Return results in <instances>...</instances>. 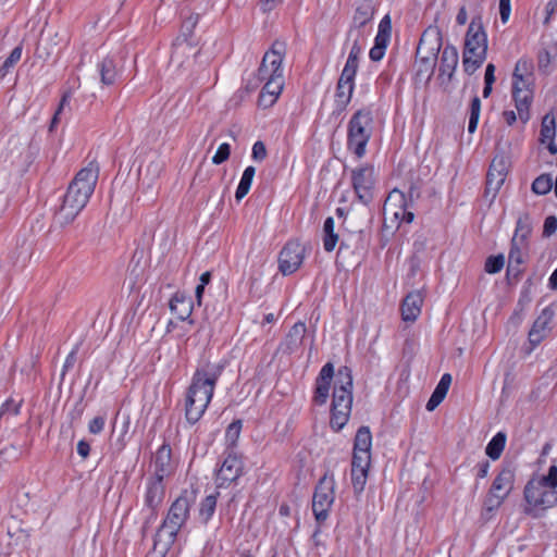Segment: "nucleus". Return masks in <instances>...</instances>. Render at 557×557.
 <instances>
[{"mask_svg":"<svg viewBox=\"0 0 557 557\" xmlns=\"http://www.w3.org/2000/svg\"><path fill=\"white\" fill-rule=\"evenodd\" d=\"M224 364L205 362L198 367L185 394L184 411L188 423H197L205 414Z\"/></svg>","mask_w":557,"mask_h":557,"instance_id":"f257e3e1","label":"nucleus"},{"mask_svg":"<svg viewBox=\"0 0 557 557\" xmlns=\"http://www.w3.org/2000/svg\"><path fill=\"white\" fill-rule=\"evenodd\" d=\"M99 171V164L96 161H90L70 182L62 205L55 213L57 222L60 225L64 226L72 223L86 207L95 191Z\"/></svg>","mask_w":557,"mask_h":557,"instance_id":"f03ea898","label":"nucleus"},{"mask_svg":"<svg viewBox=\"0 0 557 557\" xmlns=\"http://www.w3.org/2000/svg\"><path fill=\"white\" fill-rule=\"evenodd\" d=\"M557 466L549 467L547 474L532 478L524 486L523 497L527 503L524 513L541 517L545 510L557 505Z\"/></svg>","mask_w":557,"mask_h":557,"instance_id":"7ed1b4c3","label":"nucleus"},{"mask_svg":"<svg viewBox=\"0 0 557 557\" xmlns=\"http://www.w3.org/2000/svg\"><path fill=\"white\" fill-rule=\"evenodd\" d=\"M352 405V374L344 366L337 370L333 391L330 425L335 431L342 430L348 422Z\"/></svg>","mask_w":557,"mask_h":557,"instance_id":"20e7f679","label":"nucleus"},{"mask_svg":"<svg viewBox=\"0 0 557 557\" xmlns=\"http://www.w3.org/2000/svg\"><path fill=\"white\" fill-rule=\"evenodd\" d=\"M487 54V35L481 16L471 20L465 37L462 66L468 75H472L482 66Z\"/></svg>","mask_w":557,"mask_h":557,"instance_id":"39448f33","label":"nucleus"},{"mask_svg":"<svg viewBox=\"0 0 557 557\" xmlns=\"http://www.w3.org/2000/svg\"><path fill=\"white\" fill-rule=\"evenodd\" d=\"M373 112L370 108L357 110L347 125V148L358 159L364 157L367 145L373 133Z\"/></svg>","mask_w":557,"mask_h":557,"instance_id":"423d86ee","label":"nucleus"},{"mask_svg":"<svg viewBox=\"0 0 557 557\" xmlns=\"http://www.w3.org/2000/svg\"><path fill=\"white\" fill-rule=\"evenodd\" d=\"M442 48V32L436 26L428 27L421 35L416 53L417 76H426L429 81L435 70L437 55Z\"/></svg>","mask_w":557,"mask_h":557,"instance_id":"0eeeda50","label":"nucleus"},{"mask_svg":"<svg viewBox=\"0 0 557 557\" xmlns=\"http://www.w3.org/2000/svg\"><path fill=\"white\" fill-rule=\"evenodd\" d=\"M194 502V494L188 491H183L182 494L171 504L162 524L157 531V536L166 534V545L175 543L178 532L189 519L190 508Z\"/></svg>","mask_w":557,"mask_h":557,"instance_id":"6e6552de","label":"nucleus"},{"mask_svg":"<svg viewBox=\"0 0 557 557\" xmlns=\"http://www.w3.org/2000/svg\"><path fill=\"white\" fill-rule=\"evenodd\" d=\"M335 480L327 472L319 480L312 496V511L319 524L323 523L335 499Z\"/></svg>","mask_w":557,"mask_h":557,"instance_id":"1a4fd4ad","label":"nucleus"},{"mask_svg":"<svg viewBox=\"0 0 557 557\" xmlns=\"http://www.w3.org/2000/svg\"><path fill=\"white\" fill-rule=\"evenodd\" d=\"M376 184L375 169L373 165L363 164L351 171V186L357 199L368 206L374 199Z\"/></svg>","mask_w":557,"mask_h":557,"instance_id":"9d476101","label":"nucleus"},{"mask_svg":"<svg viewBox=\"0 0 557 557\" xmlns=\"http://www.w3.org/2000/svg\"><path fill=\"white\" fill-rule=\"evenodd\" d=\"M306 256L305 246L297 239L288 240L278 253V271L284 275L295 273Z\"/></svg>","mask_w":557,"mask_h":557,"instance_id":"9b49d317","label":"nucleus"},{"mask_svg":"<svg viewBox=\"0 0 557 557\" xmlns=\"http://www.w3.org/2000/svg\"><path fill=\"white\" fill-rule=\"evenodd\" d=\"M165 497V483L164 480L148 476L145 483L144 491V506L149 510V517L146 523L157 518L158 509L162 505Z\"/></svg>","mask_w":557,"mask_h":557,"instance_id":"f8f14e48","label":"nucleus"},{"mask_svg":"<svg viewBox=\"0 0 557 557\" xmlns=\"http://www.w3.org/2000/svg\"><path fill=\"white\" fill-rule=\"evenodd\" d=\"M244 471V462L242 457L234 450L226 451V456L216 472V487H227L231 483L242 476Z\"/></svg>","mask_w":557,"mask_h":557,"instance_id":"ddd939ff","label":"nucleus"},{"mask_svg":"<svg viewBox=\"0 0 557 557\" xmlns=\"http://www.w3.org/2000/svg\"><path fill=\"white\" fill-rule=\"evenodd\" d=\"M508 174V160L503 154L494 157L490 164L486 175V194H492L493 197L498 193L503 186Z\"/></svg>","mask_w":557,"mask_h":557,"instance_id":"4468645a","label":"nucleus"},{"mask_svg":"<svg viewBox=\"0 0 557 557\" xmlns=\"http://www.w3.org/2000/svg\"><path fill=\"white\" fill-rule=\"evenodd\" d=\"M371 465V453L352 451L351 483L356 494L364 490Z\"/></svg>","mask_w":557,"mask_h":557,"instance_id":"2eb2a0df","label":"nucleus"},{"mask_svg":"<svg viewBox=\"0 0 557 557\" xmlns=\"http://www.w3.org/2000/svg\"><path fill=\"white\" fill-rule=\"evenodd\" d=\"M175 471V462L172 459V448L163 443L153 456V473L150 476L164 480Z\"/></svg>","mask_w":557,"mask_h":557,"instance_id":"dca6fc26","label":"nucleus"},{"mask_svg":"<svg viewBox=\"0 0 557 557\" xmlns=\"http://www.w3.org/2000/svg\"><path fill=\"white\" fill-rule=\"evenodd\" d=\"M333 376L334 366L332 362H327L322 367L319 375L315 379V388L313 395V403L315 405L322 406L326 404Z\"/></svg>","mask_w":557,"mask_h":557,"instance_id":"f3484780","label":"nucleus"},{"mask_svg":"<svg viewBox=\"0 0 557 557\" xmlns=\"http://www.w3.org/2000/svg\"><path fill=\"white\" fill-rule=\"evenodd\" d=\"M375 11L376 4L374 0H360L352 16V24L348 30V38L352 36L355 30H357V34H361L360 28L371 22Z\"/></svg>","mask_w":557,"mask_h":557,"instance_id":"a211bd4d","label":"nucleus"},{"mask_svg":"<svg viewBox=\"0 0 557 557\" xmlns=\"http://www.w3.org/2000/svg\"><path fill=\"white\" fill-rule=\"evenodd\" d=\"M355 88V79L341 75L335 91V110L337 115L342 114L349 104Z\"/></svg>","mask_w":557,"mask_h":557,"instance_id":"6ab92c4d","label":"nucleus"},{"mask_svg":"<svg viewBox=\"0 0 557 557\" xmlns=\"http://www.w3.org/2000/svg\"><path fill=\"white\" fill-rule=\"evenodd\" d=\"M555 315V311L550 307H546L542 310L540 315L533 323L531 331L529 332V341L533 346L539 345L546 335L548 325Z\"/></svg>","mask_w":557,"mask_h":557,"instance_id":"aec40b11","label":"nucleus"},{"mask_svg":"<svg viewBox=\"0 0 557 557\" xmlns=\"http://www.w3.org/2000/svg\"><path fill=\"white\" fill-rule=\"evenodd\" d=\"M385 207H395L399 209L394 211L396 219L400 218L401 221L407 223H411L414 219V214L411 211H407V208L409 207L407 196L398 189H393L388 194L385 201Z\"/></svg>","mask_w":557,"mask_h":557,"instance_id":"412c9836","label":"nucleus"},{"mask_svg":"<svg viewBox=\"0 0 557 557\" xmlns=\"http://www.w3.org/2000/svg\"><path fill=\"white\" fill-rule=\"evenodd\" d=\"M286 54V42L275 40L271 48L264 53V62L271 67V75H283L282 63Z\"/></svg>","mask_w":557,"mask_h":557,"instance_id":"4be33fe9","label":"nucleus"},{"mask_svg":"<svg viewBox=\"0 0 557 557\" xmlns=\"http://www.w3.org/2000/svg\"><path fill=\"white\" fill-rule=\"evenodd\" d=\"M515 470L510 466L503 467L495 476L490 490L508 497L513 488Z\"/></svg>","mask_w":557,"mask_h":557,"instance_id":"5701e85b","label":"nucleus"},{"mask_svg":"<svg viewBox=\"0 0 557 557\" xmlns=\"http://www.w3.org/2000/svg\"><path fill=\"white\" fill-rule=\"evenodd\" d=\"M512 98L515 100L518 116L522 123H527L530 119V106L533 99L532 88L519 87L512 88Z\"/></svg>","mask_w":557,"mask_h":557,"instance_id":"b1692460","label":"nucleus"},{"mask_svg":"<svg viewBox=\"0 0 557 557\" xmlns=\"http://www.w3.org/2000/svg\"><path fill=\"white\" fill-rule=\"evenodd\" d=\"M423 302L422 295L419 292L409 293L401 304V317L406 322H413L421 313Z\"/></svg>","mask_w":557,"mask_h":557,"instance_id":"393cba45","label":"nucleus"},{"mask_svg":"<svg viewBox=\"0 0 557 557\" xmlns=\"http://www.w3.org/2000/svg\"><path fill=\"white\" fill-rule=\"evenodd\" d=\"M362 37V34L358 33L352 41L347 61L345 63V66L342 71L343 76H345V79L347 77L354 78L356 77L358 67H359V58L362 52V46L360 42V39Z\"/></svg>","mask_w":557,"mask_h":557,"instance_id":"a878e982","label":"nucleus"},{"mask_svg":"<svg viewBox=\"0 0 557 557\" xmlns=\"http://www.w3.org/2000/svg\"><path fill=\"white\" fill-rule=\"evenodd\" d=\"M533 231V219L530 213L524 212L519 215L516 228L513 232V236L511 242H515L518 245L525 244L530 246L529 239Z\"/></svg>","mask_w":557,"mask_h":557,"instance_id":"bb28decb","label":"nucleus"},{"mask_svg":"<svg viewBox=\"0 0 557 557\" xmlns=\"http://www.w3.org/2000/svg\"><path fill=\"white\" fill-rule=\"evenodd\" d=\"M170 310L181 321L187 320L193 312V301L184 293H175L170 300Z\"/></svg>","mask_w":557,"mask_h":557,"instance_id":"cd10ccee","label":"nucleus"},{"mask_svg":"<svg viewBox=\"0 0 557 557\" xmlns=\"http://www.w3.org/2000/svg\"><path fill=\"white\" fill-rule=\"evenodd\" d=\"M529 247L530 246L525 244L518 245L515 242L510 243L507 267L508 277L510 276L511 271H516V275L520 274V265L524 262V256L528 253Z\"/></svg>","mask_w":557,"mask_h":557,"instance_id":"c85d7f7f","label":"nucleus"},{"mask_svg":"<svg viewBox=\"0 0 557 557\" xmlns=\"http://www.w3.org/2000/svg\"><path fill=\"white\" fill-rule=\"evenodd\" d=\"M458 60H459L458 51L454 46L447 45L446 47H444V49L442 50V55H441V60H440L441 75H447L448 79H451V77L456 71Z\"/></svg>","mask_w":557,"mask_h":557,"instance_id":"c756f323","label":"nucleus"},{"mask_svg":"<svg viewBox=\"0 0 557 557\" xmlns=\"http://www.w3.org/2000/svg\"><path fill=\"white\" fill-rule=\"evenodd\" d=\"M306 325L302 322L295 323L288 334L285 337V341L283 343L285 351L288 354H293L298 350V348L301 346L302 341L305 338L306 334Z\"/></svg>","mask_w":557,"mask_h":557,"instance_id":"7c9ffc66","label":"nucleus"},{"mask_svg":"<svg viewBox=\"0 0 557 557\" xmlns=\"http://www.w3.org/2000/svg\"><path fill=\"white\" fill-rule=\"evenodd\" d=\"M99 72L101 77V83L103 85H113L120 73L116 67V62L113 58L107 57L99 64Z\"/></svg>","mask_w":557,"mask_h":557,"instance_id":"2f4dec72","label":"nucleus"},{"mask_svg":"<svg viewBox=\"0 0 557 557\" xmlns=\"http://www.w3.org/2000/svg\"><path fill=\"white\" fill-rule=\"evenodd\" d=\"M505 499L506 497H504L503 495L488 490L483 502L481 512L482 518L485 520H490L494 516L496 510L503 505Z\"/></svg>","mask_w":557,"mask_h":557,"instance_id":"473e14b6","label":"nucleus"},{"mask_svg":"<svg viewBox=\"0 0 557 557\" xmlns=\"http://www.w3.org/2000/svg\"><path fill=\"white\" fill-rule=\"evenodd\" d=\"M372 447V434L370 428L362 425L357 430L354 440L352 451L371 453Z\"/></svg>","mask_w":557,"mask_h":557,"instance_id":"72a5a7b5","label":"nucleus"},{"mask_svg":"<svg viewBox=\"0 0 557 557\" xmlns=\"http://www.w3.org/2000/svg\"><path fill=\"white\" fill-rule=\"evenodd\" d=\"M338 242V235L334 231V219L329 216L323 224V248L325 251L331 252L334 250Z\"/></svg>","mask_w":557,"mask_h":557,"instance_id":"f704fd0d","label":"nucleus"},{"mask_svg":"<svg viewBox=\"0 0 557 557\" xmlns=\"http://www.w3.org/2000/svg\"><path fill=\"white\" fill-rule=\"evenodd\" d=\"M557 55V46L553 45L549 47L542 48L537 53V66L539 71L544 74L550 73L552 60Z\"/></svg>","mask_w":557,"mask_h":557,"instance_id":"c9c22d12","label":"nucleus"},{"mask_svg":"<svg viewBox=\"0 0 557 557\" xmlns=\"http://www.w3.org/2000/svg\"><path fill=\"white\" fill-rule=\"evenodd\" d=\"M218 495L219 493L210 494L200 503L199 519L203 524L209 522L215 511Z\"/></svg>","mask_w":557,"mask_h":557,"instance_id":"e433bc0d","label":"nucleus"},{"mask_svg":"<svg viewBox=\"0 0 557 557\" xmlns=\"http://www.w3.org/2000/svg\"><path fill=\"white\" fill-rule=\"evenodd\" d=\"M256 169L253 166H247L242 175L237 189L235 191V199L240 201L249 191Z\"/></svg>","mask_w":557,"mask_h":557,"instance_id":"4c0bfd02","label":"nucleus"},{"mask_svg":"<svg viewBox=\"0 0 557 557\" xmlns=\"http://www.w3.org/2000/svg\"><path fill=\"white\" fill-rule=\"evenodd\" d=\"M506 444V435L502 432L497 433L487 444L485 448L486 455L496 460L500 457Z\"/></svg>","mask_w":557,"mask_h":557,"instance_id":"58836bf2","label":"nucleus"},{"mask_svg":"<svg viewBox=\"0 0 557 557\" xmlns=\"http://www.w3.org/2000/svg\"><path fill=\"white\" fill-rule=\"evenodd\" d=\"M193 47L186 39H177L173 45V50L171 54V63L181 66L184 61L182 60L183 55L186 53H191Z\"/></svg>","mask_w":557,"mask_h":557,"instance_id":"ea45409f","label":"nucleus"},{"mask_svg":"<svg viewBox=\"0 0 557 557\" xmlns=\"http://www.w3.org/2000/svg\"><path fill=\"white\" fill-rule=\"evenodd\" d=\"M541 137L540 140L542 144H546L547 140H553L556 135V123L555 117L550 114L544 115L541 125Z\"/></svg>","mask_w":557,"mask_h":557,"instance_id":"a19ab883","label":"nucleus"},{"mask_svg":"<svg viewBox=\"0 0 557 557\" xmlns=\"http://www.w3.org/2000/svg\"><path fill=\"white\" fill-rule=\"evenodd\" d=\"M265 84L262 87V90L269 94L271 97L277 100L284 87V78L283 75H274L272 79L264 81Z\"/></svg>","mask_w":557,"mask_h":557,"instance_id":"79ce46f5","label":"nucleus"},{"mask_svg":"<svg viewBox=\"0 0 557 557\" xmlns=\"http://www.w3.org/2000/svg\"><path fill=\"white\" fill-rule=\"evenodd\" d=\"M534 64L531 59L521 58L517 61L512 77H528L532 78L533 76Z\"/></svg>","mask_w":557,"mask_h":557,"instance_id":"37998d69","label":"nucleus"},{"mask_svg":"<svg viewBox=\"0 0 557 557\" xmlns=\"http://www.w3.org/2000/svg\"><path fill=\"white\" fill-rule=\"evenodd\" d=\"M240 431H242V421L240 420L233 421L227 426L226 432H225V441H226V445H227L226 451L234 450V446L236 445V443L239 438Z\"/></svg>","mask_w":557,"mask_h":557,"instance_id":"c03bdc74","label":"nucleus"},{"mask_svg":"<svg viewBox=\"0 0 557 557\" xmlns=\"http://www.w3.org/2000/svg\"><path fill=\"white\" fill-rule=\"evenodd\" d=\"M552 187V177L548 174H542L533 181L531 189L536 195H546L550 191Z\"/></svg>","mask_w":557,"mask_h":557,"instance_id":"a18cd8bd","label":"nucleus"},{"mask_svg":"<svg viewBox=\"0 0 557 557\" xmlns=\"http://www.w3.org/2000/svg\"><path fill=\"white\" fill-rule=\"evenodd\" d=\"M481 112V100L478 96H474L470 104V116L468 123V132L474 133L479 123Z\"/></svg>","mask_w":557,"mask_h":557,"instance_id":"49530a36","label":"nucleus"},{"mask_svg":"<svg viewBox=\"0 0 557 557\" xmlns=\"http://www.w3.org/2000/svg\"><path fill=\"white\" fill-rule=\"evenodd\" d=\"M22 57V47H15L10 55L5 59L3 64L0 66V75L5 76L11 67H13Z\"/></svg>","mask_w":557,"mask_h":557,"instance_id":"de8ad7c7","label":"nucleus"},{"mask_svg":"<svg viewBox=\"0 0 557 557\" xmlns=\"http://www.w3.org/2000/svg\"><path fill=\"white\" fill-rule=\"evenodd\" d=\"M504 263L505 258L503 255L490 256L485 261L484 269L487 273L495 274L503 269Z\"/></svg>","mask_w":557,"mask_h":557,"instance_id":"09e8293b","label":"nucleus"},{"mask_svg":"<svg viewBox=\"0 0 557 557\" xmlns=\"http://www.w3.org/2000/svg\"><path fill=\"white\" fill-rule=\"evenodd\" d=\"M230 154L231 146L227 143H224L220 145L215 154L212 157V163L216 165L222 164L230 158Z\"/></svg>","mask_w":557,"mask_h":557,"instance_id":"8fccbe9b","label":"nucleus"},{"mask_svg":"<svg viewBox=\"0 0 557 557\" xmlns=\"http://www.w3.org/2000/svg\"><path fill=\"white\" fill-rule=\"evenodd\" d=\"M22 401L8 399L0 409V418L4 414L17 416L20 413Z\"/></svg>","mask_w":557,"mask_h":557,"instance_id":"3c124183","label":"nucleus"},{"mask_svg":"<svg viewBox=\"0 0 557 557\" xmlns=\"http://www.w3.org/2000/svg\"><path fill=\"white\" fill-rule=\"evenodd\" d=\"M162 171V163L159 160L151 161L145 170H139V175H150L152 178L158 177Z\"/></svg>","mask_w":557,"mask_h":557,"instance_id":"603ef678","label":"nucleus"},{"mask_svg":"<svg viewBox=\"0 0 557 557\" xmlns=\"http://www.w3.org/2000/svg\"><path fill=\"white\" fill-rule=\"evenodd\" d=\"M251 157L258 162H261L267 158V148L262 141L258 140L253 144Z\"/></svg>","mask_w":557,"mask_h":557,"instance_id":"864d4df0","label":"nucleus"},{"mask_svg":"<svg viewBox=\"0 0 557 557\" xmlns=\"http://www.w3.org/2000/svg\"><path fill=\"white\" fill-rule=\"evenodd\" d=\"M557 230V218L555 215H549L544 221L543 226V236L549 237L552 236Z\"/></svg>","mask_w":557,"mask_h":557,"instance_id":"5fc2aeb1","label":"nucleus"},{"mask_svg":"<svg viewBox=\"0 0 557 557\" xmlns=\"http://www.w3.org/2000/svg\"><path fill=\"white\" fill-rule=\"evenodd\" d=\"M78 347H79V344H77L73 349L72 351L67 355L66 359H65V362L63 364V369H62V373H61V376L63 377L65 375V373L71 370L75 362H76V355H77V351H78Z\"/></svg>","mask_w":557,"mask_h":557,"instance_id":"6e6d98bb","label":"nucleus"},{"mask_svg":"<svg viewBox=\"0 0 557 557\" xmlns=\"http://www.w3.org/2000/svg\"><path fill=\"white\" fill-rule=\"evenodd\" d=\"M104 424H106V419L104 417H95L88 424V431L91 433V434H99L103 431V428H104Z\"/></svg>","mask_w":557,"mask_h":557,"instance_id":"4d7b16f0","label":"nucleus"},{"mask_svg":"<svg viewBox=\"0 0 557 557\" xmlns=\"http://www.w3.org/2000/svg\"><path fill=\"white\" fill-rule=\"evenodd\" d=\"M70 101V95L69 94H64L61 98V101H60V104L51 120V124H50V131H52L54 128V126L58 124L59 122V116L62 112V110L64 109L65 104H67Z\"/></svg>","mask_w":557,"mask_h":557,"instance_id":"13d9d810","label":"nucleus"},{"mask_svg":"<svg viewBox=\"0 0 557 557\" xmlns=\"http://www.w3.org/2000/svg\"><path fill=\"white\" fill-rule=\"evenodd\" d=\"M257 78L259 82L272 79L271 67L269 66L268 62H264L263 58L258 69Z\"/></svg>","mask_w":557,"mask_h":557,"instance_id":"bf43d9fd","label":"nucleus"},{"mask_svg":"<svg viewBox=\"0 0 557 557\" xmlns=\"http://www.w3.org/2000/svg\"><path fill=\"white\" fill-rule=\"evenodd\" d=\"M510 11V0H499V14L503 23H507Z\"/></svg>","mask_w":557,"mask_h":557,"instance_id":"052dcab7","label":"nucleus"},{"mask_svg":"<svg viewBox=\"0 0 557 557\" xmlns=\"http://www.w3.org/2000/svg\"><path fill=\"white\" fill-rule=\"evenodd\" d=\"M556 12H557V0H549L545 8L546 15H545L543 23L545 25H548Z\"/></svg>","mask_w":557,"mask_h":557,"instance_id":"680f3d73","label":"nucleus"},{"mask_svg":"<svg viewBox=\"0 0 557 557\" xmlns=\"http://www.w3.org/2000/svg\"><path fill=\"white\" fill-rule=\"evenodd\" d=\"M377 33L391 35L392 21H391V16L388 14L383 16V18L380 21Z\"/></svg>","mask_w":557,"mask_h":557,"instance_id":"e2e57ef3","label":"nucleus"},{"mask_svg":"<svg viewBox=\"0 0 557 557\" xmlns=\"http://www.w3.org/2000/svg\"><path fill=\"white\" fill-rule=\"evenodd\" d=\"M276 102V99H274L273 97H271L269 94H267L265 91L261 90L260 95H259V99H258V103L260 107L262 108H270L272 107L274 103Z\"/></svg>","mask_w":557,"mask_h":557,"instance_id":"0e129e2a","label":"nucleus"},{"mask_svg":"<svg viewBox=\"0 0 557 557\" xmlns=\"http://www.w3.org/2000/svg\"><path fill=\"white\" fill-rule=\"evenodd\" d=\"M443 400L444 397L433 392L425 405L426 410L433 411Z\"/></svg>","mask_w":557,"mask_h":557,"instance_id":"69168bd1","label":"nucleus"},{"mask_svg":"<svg viewBox=\"0 0 557 557\" xmlns=\"http://www.w3.org/2000/svg\"><path fill=\"white\" fill-rule=\"evenodd\" d=\"M496 67L493 63H488L485 69L484 84L493 85L495 83Z\"/></svg>","mask_w":557,"mask_h":557,"instance_id":"338daca9","label":"nucleus"},{"mask_svg":"<svg viewBox=\"0 0 557 557\" xmlns=\"http://www.w3.org/2000/svg\"><path fill=\"white\" fill-rule=\"evenodd\" d=\"M77 453L83 459H86L90 454L89 443L85 440H81L77 444Z\"/></svg>","mask_w":557,"mask_h":557,"instance_id":"774afa93","label":"nucleus"}]
</instances>
